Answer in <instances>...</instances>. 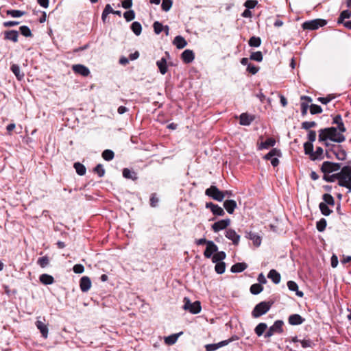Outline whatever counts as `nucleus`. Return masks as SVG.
Listing matches in <instances>:
<instances>
[{"label": "nucleus", "mask_w": 351, "mask_h": 351, "mask_svg": "<svg viewBox=\"0 0 351 351\" xmlns=\"http://www.w3.org/2000/svg\"><path fill=\"white\" fill-rule=\"evenodd\" d=\"M273 304V301H263L258 303L255 306L252 312V317L257 318L262 316L269 311Z\"/></svg>", "instance_id": "1"}, {"label": "nucleus", "mask_w": 351, "mask_h": 351, "mask_svg": "<svg viewBox=\"0 0 351 351\" xmlns=\"http://www.w3.org/2000/svg\"><path fill=\"white\" fill-rule=\"evenodd\" d=\"M284 322L282 320H276L274 324L270 326L265 334V338H269L275 334H282L283 330Z\"/></svg>", "instance_id": "2"}, {"label": "nucleus", "mask_w": 351, "mask_h": 351, "mask_svg": "<svg viewBox=\"0 0 351 351\" xmlns=\"http://www.w3.org/2000/svg\"><path fill=\"white\" fill-rule=\"evenodd\" d=\"M324 131L327 133L328 138L332 141L342 143L346 140L343 134L337 133V130L335 127L324 128Z\"/></svg>", "instance_id": "3"}, {"label": "nucleus", "mask_w": 351, "mask_h": 351, "mask_svg": "<svg viewBox=\"0 0 351 351\" xmlns=\"http://www.w3.org/2000/svg\"><path fill=\"white\" fill-rule=\"evenodd\" d=\"M326 23V20L318 19L305 21L302 23V27L304 29L315 30L320 27H324Z\"/></svg>", "instance_id": "4"}, {"label": "nucleus", "mask_w": 351, "mask_h": 351, "mask_svg": "<svg viewBox=\"0 0 351 351\" xmlns=\"http://www.w3.org/2000/svg\"><path fill=\"white\" fill-rule=\"evenodd\" d=\"M184 309L189 311L193 314H197L202 310L201 303L199 301H195L191 303L189 298H184Z\"/></svg>", "instance_id": "5"}, {"label": "nucleus", "mask_w": 351, "mask_h": 351, "mask_svg": "<svg viewBox=\"0 0 351 351\" xmlns=\"http://www.w3.org/2000/svg\"><path fill=\"white\" fill-rule=\"evenodd\" d=\"M207 196L212 197L213 199L221 202L224 199V193H222L217 186H211L205 191Z\"/></svg>", "instance_id": "6"}, {"label": "nucleus", "mask_w": 351, "mask_h": 351, "mask_svg": "<svg viewBox=\"0 0 351 351\" xmlns=\"http://www.w3.org/2000/svg\"><path fill=\"white\" fill-rule=\"evenodd\" d=\"M340 168L341 165L339 163L325 161L322 165L321 171L326 174L338 171Z\"/></svg>", "instance_id": "7"}, {"label": "nucleus", "mask_w": 351, "mask_h": 351, "mask_svg": "<svg viewBox=\"0 0 351 351\" xmlns=\"http://www.w3.org/2000/svg\"><path fill=\"white\" fill-rule=\"evenodd\" d=\"M329 151L332 153L339 160H344L346 158V152L343 149L341 145H332Z\"/></svg>", "instance_id": "8"}, {"label": "nucleus", "mask_w": 351, "mask_h": 351, "mask_svg": "<svg viewBox=\"0 0 351 351\" xmlns=\"http://www.w3.org/2000/svg\"><path fill=\"white\" fill-rule=\"evenodd\" d=\"M165 56L166 57H162L160 60L156 62V65L158 67L160 73L162 75H165L168 71L167 60L170 58L169 52H165Z\"/></svg>", "instance_id": "9"}, {"label": "nucleus", "mask_w": 351, "mask_h": 351, "mask_svg": "<svg viewBox=\"0 0 351 351\" xmlns=\"http://www.w3.org/2000/svg\"><path fill=\"white\" fill-rule=\"evenodd\" d=\"M230 223L229 219H222L212 225V229L214 232H217L220 230L226 229Z\"/></svg>", "instance_id": "10"}, {"label": "nucleus", "mask_w": 351, "mask_h": 351, "mask_svg": "<svg viewBox=\"0 0 351 351\" xmlns=\"http://www.w3.org/2000/svg\"><path fill=\"white\" fill-rule=\"evenodd\" d=\"M206 208L210 209L214 215L223 216L225 214V212L221 207L219 206L217 204H213V202H206Z\"/></svg>", "instance_id": "11"}, {"label": "nucleus", "mask_w": 351, "mask_h": 351, "mask_svg": "<svg viewBox=\"0 0 351 351\" xmlns=\"http://www.w3.org/2000/svg\"><path fill=\"white\" fill-rule=\"evenodd\" d=\"M255 119V116L246 112L242 113L239 117V123L242 125H250Z\"/></svg>", "instance_id": "12"}, {"label": "nucleus", "mask_w": 351, "mask_h": 351, "mask_svg": "<svg viewBox=\"0 0 351 351\" xmlns=\"http://www.w3.org/2000/svg\"><path fill=\"white\" fill-rule=\"evenodd\" d=\"M72 69L75 73L79 74L82 76L86 77L90 74L89 69L82 64H74Z\"/></svg>", "instance_id": "13"}, {"label": "nucleus", "mask_w": 351, "mask_h": 351, "mask_svg": "<svg viewBox=\"0 0 351 351\" xmlns=\"http://www.w3.org/2000/svg\"><path fill=\"white\" fill-rule=\"evenodd\" d=\"M217 251L218 247L213 241H208L206 248L204 252V255L206 258H209L211 257L213 254H215Z\"/></svg>", "instance_id": "14"}, {"label": "nucleus", "mask_w": 351, "mask_h": 351, "mask_svg": "<svg viewBox=\"0 0 351 351\" xmlns=\"http://www.w3.org/2000/svg\"><path fill=\"white\" fill-rule=\"evenodd\" d=\"M80 287L82 292H87L91 287V281L89 277L83 276L80 280Z\"/></svg>", "instance_id": "15"}, {"label": "nucleus", "mask_w": 351, "mask_h": 351, "mask_svg": "<svg viewBox=\"0 0 351 351\" xmlns=\"http://www.w3.org/2000/svg\"><path fill=\"white\" fill-rule=\"evenodd\" d=\"M226 237L232 241L233 244L238 245L240 240V236L232 229H228L226 232Z\"/></svg>", "instance_id": "16"}, {"label": "nucleus", "mask_w": 351, "mask_h": 351, "mask_svg": "<svg viewBox=\"0 0 351 351\" xmlns=\"http://www.w3.org/2000/svg\"><path fill=\"white\" fill-rule=\"evenodd\" d=\"M276 144V140L273 138H269L264 142L258 143L257 147L258 150L267 149L271 147H274Z\"/></svg>", "instance_id": "17"}, {"label": "nucleus", "mask_w": 351, "mask_h": 351, "mask_svg": "<svg viewBox=\"0 0 351 351\" xmlns=\"http://www.w3.org/2000/svg\"><path fill=\"white\" fill-rule=\"evenodd\" d=\"M304 153L309 156L311 160H317V156L313 154V145L311 142H306L304 143Z\"/></svg>", "instance_id": "18"}, {"label": "nucleus", "mask_w": 351, "mask_h": 351, "mask_svg": "<svg viewBox=\"0 0 351 351\" xmlns=\"http://www.w3.org/2000/svg\"><path fill=\"white\" fill-rule=\"evenodd\" d=\"M182 59L183 62L186 64L191 63L193 61L195 58V54L192 50L190 49H186L184 50L182 55Z\"/></svg>", "instance_id": "19"}, {"label": "nucleus", "mask_w": 351, "mask_h": 351, "mask_svg": "<svg viewBox=\"0 0 351 351\" xmlns=\"http://www.w3.org/2000/svg\"><path fill=\"white\" fill-rule=\"evenodd\" d=\"M304 320L299 314H292L288 318L289 324L292 326L302 324Z\"/></svg>", "instance_id": "20"}, {"label": "nucleus", "mask_w": 351, "mask_h": 351, "mask_svg": "<svg viewBox=\"0 0 351 351\" xmlns=\"http://www.w3.org/2000/svg\"><path fill=\"white\" fill-rule=\"evenodd\" d=\"M36 326L37 328L40 330V333L42 334V336L44 338H47L48 335L47 325L42 320L38 319L36 322Z\"/></svg>", "instance_id": "21"}, {"label": "nucleus", "mask_w": 351, "mask_h": 351, "mask_svg": "<svg viewBox=\"0 0 351 351\" xmlns=\"http://www.w3.org/2000/svg\"><path fill=\"white\" fill-rule=\"evenodd\" d=\"M339 176V180H347L351 176V166L348 165L343 167L341 171L337 173Z\"/></svg>", "instance_id": "22"}, {"label": "nucleus", "mask_w": 351, "mask_h": 351, "mask_svg": "<svg viewBox=\"0 0 351 351\" xmlns=\"http://www.w3.org/2000/svg\"><path fill=\"white\" fill-rule=\"evenodd\" d=\"M223 207L228 213L232 214L237 207V202L232 199L226 200L223 202Z\"/></svg>", "instance_id": "23"}, {"label": "nucleus", "mask_w": 351, "mask_h": 351, "mask_svg": "<svg viewBox=\"0 0 351 351\" xmlns=\"http://www.w3.org/2000/svg\"><path fill=\"white\" fill-rule=\"evenodd\" d=\"M267 277L275 284H278L281 280L280 274L275 269H271Z\"/></svg>", "instance_id": "24"}, {"label": "nucleus", "mask_w": 351, "mask_h": 351, "mask_svg": "<svg viewBox=\"0 0 351 351\" xmlns=\"http://www.w3.org/2000/svg\"><path fill=\"white\" fill-rule=\"evenodd\" d=\"M19 33L16 30H10L5 32V39L10 40L14 43L18 41Z\"/></svg>", "instance_id": "25"}, {"label": "nucleus", "mask_w": 351, "mask_h": 351, "mask_svg": "<svg viewBox=\"0 0 351 351\" xmlns=\"http://www.w3.org/2000/svg\"><path fill=\"white\" fill-rule=\"evenodd\" d=\"M247 267L245 263H237L231 267L230 271L232 273L242 272Z\"/></svg>", "instance_id": "26"}, {"label": "nucleus", "mask_w": 351, "mask_h": 351, "mask_svg": "<svg viewBox=\"0 0 351 351\" xmlns=\"http://www.w3.org/2000/svg\"><path fill=\"white\" fill-rule=\"evenodd\" d=\"M173 44L178 49H183L187 45L185 39L181 36H177L173 40Z\"/></svg>", "instance_id": "27"}, {"label": "nucleus", "mask_w": 351, "mask_h": 351, "mask_svg": "<svg viewBox=\"0 0 351 351\" xmlns=\"http://www.w3.org/2000/svg\"><path fill=\"white\" fill-rule=\"evenodd\" d=\"M123 176L127 179H131L132 180H136L138 177L136 172L130 170L128 168H125L123 170Z\"/></svg>", "instance_id": "28"}, {"label": "nucleus", "mask_w": 351, "mask_h": 351, "mask_svg": "<svg viewBox=\"0 0 351 351\" xmlns=\"http://www.w3.org/2000/svg\"><path fill=\"white\" fill-rule=\"evenodd\" d=\"M249 239L253 241V243L255 246L258 247L261 243V238L259 235L254 232H249L247 237Z\"/></svg>", "instance_id": "29"}, {"label": "nucleus", "mask_w": 351, "mask_h": 351, "mask_svg": "<svg viewBox=\"0 0 351 351\" xmlns=\"http://www.w3.org/2000/svg\"><path fill=\"white\" fill-rule=\"evenodd\" d=\"M40 281L43 285H51L53 282V278L51 275L44 274L40 276Z\"/></svg>", "instance_id": "30"}, {"label": "nucleus", "mask_w": 351, "mask_h": 351, "mask_svg": "<svg viewBox=\"0 0 351 351\" xmlns=\"http://www.w3.org/2000/svg\"><path fill=\"white\" fill-rule=\"evenodd\" d=\"M11 71L15 75L19 80H21L24 77V73L21 72L20 67L17 64H12L11 66Z\"/></svg>", "instance_id": "31"}, {"label": "nucleus", "mask_w": 351, "mask_h": 351, "mask_svg": "<svg viewBox=\"0 0 351 351\" xmlns=\"http://www.w3.org/2000/svg\"><path fill=\"white\" fill-rule=\"evenodd\" d=\"M73 167L75 168L76 173L79 176L85 175V173L86 172V169L85 166L84 165H82V163H80L79 162H75L73 165Z\"/></svg>", "instance_id": "32"}, {"label": "nucleus", "mask_w": 351, "mask_h": 351, "mask_svg": "<svg viewBox=\"0 0 351 351\" xmlns=\"http://www.w3.org/2000/svg\"><path fill=\"white\" fill-rule=\"evenodd\" d=\"M267 328V325L265 323H260L258 324L255 329L254 332L256 334L257 336L261 337L263 335L266 329Z\"/></svg>", "instance_id": "33"}, {"label": "nucleus", "mask_w": 351, "mask_h": 351, "mask_svg": "<svg viewBox=\"0 0 351 351\" xmlns=\"http://www.w3.org/2000/svg\"><path fill=\"white\" fill-rule=\"evenodd\" d=\"M226 254L224 252H217L212 257V261L213 263L222 262L226 258Z\"/></svg>", "instance_id": "34"}, {"label": "nucleus", "mask_w": 351, "mask_h": 351, "mask_svg": "<svg viewBox=\"0 0 351 351\" xmlns=\"http://www.w3.org/2000/svg\"><path fill=\"white\" fill-rule=\"evenodd\" d=\"M328 204H326V203L324 202H321L319 204V208L320 209L322 214L325 216H328L332 213V210L328 208Z\"/></svg>", "instance_id": "35"}, {"label": "nucleus", "mask_w": 351, "mask_h": 351, "mask_svg": "<svg viewBox=\"0 0 351 351\" xmlns=\"http://www.w3.org/2000/svg\"><path fill=\"white\" fill-rule=\"evenodd\" d=\"M131 29L136 36H139L142 32V26L139 22L135 21L132 23Z\"/></svg>", "instance_id": "36"}, {"label": "nucleus", "mask_w": 351, "mask_h": 351, "mask_svg": "<svg viewBox=\"0 0 351 351\" xmlns=\"http://www.w3.org/2000/svg\"><path fill=\"white\" fill-rule=\"evenodd\" d=\"M248 44L250 47H258L261 44V39L258 36H252L248 40Z\"/></svg>", "instance_id": "37"}, {"label": "nucleus", "mask_w": 351, "mask_h": 351, "mask_svg": "<svg viewBox=\"0 0 351 351\" xmlns=\"http://www.w3.org/2000/svg\"><path fill=\"white\" fill-rule=\"evenodd\" d=\"M250 290L252 294L257 295L263 290V287L259 283H255L250 287Z\"/></svg>", "instance_id": "38"}, {"label": "nucleus", "mask_w": 351, "mask_h": 351, "mask_svg": "<svg viewBox=\"0 0 351 351\" xmlns=\"http://www.w3.org/2000/svg\"><path fill=\"white\" fill-rule=\"evenodd\" d=\"M102 158L106 160L110 161L112 160L114 157V152L110 149H106L102 152Z\"/></svg>", "instance_id": "39"}, {"label": "nucleus", "mask_w": 351, "mask_h": 351, "mask_svg": "<svg viewBox=\"0 0 351 351\" xmlns=\"http://www.w3.org/2000/svg\"><path fill=\"white\" fill-rule=\"evenodd\" d=\"M317 123L314 121H304L301 123V128L307 131H309L311 128H315L317 126Z\"/></svg>", "instance_id": "40"}, {"label": "nucleus", "mask_w": 351, "mask_h": 351, "mask_svg": "<svg viewBox=\"0 0 351 351\" xmlns=\"http://www.w3.org/2000/svg\"><path fill=\"white\" fill-rule=\"evenodd\" d=\"M322 199L324 201V203H326V204H328L332 206L335 205V199L330 194H324L322 196Z\"/></svg>", "instance_id": "41"}, {"label": "nucleus", "mask_w": 351, "mask_h": 351, "mask_svg": "<svg viewBox=\"0 0 351 351\" xmlns=\"http://www.w3.org/2000/svg\"><path fill=\"white\" fill-rule=\"evenodd\" d=\"M250 60H254V61H256V62H261L263 59V53L261 51H255V52H252L251 54H250Z\"/></svg>", "instance_id": "42"}, {"label": "nucleus", "mask_w": 351, "mask_h": 351, "mask_svg": "<svg viewBox=\"0 0 351 351\" xmlns=\"http://www.w3.org/2000/svg\"><path fill=\"white\" fill-rule=\"evenodd\" d=\"M215 269V271L219 274H223L226 269V263L224 262L216 263Z\"/></svg>", "instance_id": "43"}, {"label": "nucleus", "mask_w": 351, "mask_h": 351, "mask_svg": "<svg viewBox=\"0 0 351 351\" xmlns=\"http://www.w3.org/2000/svg\"><path fill=\"white\" fill-rule=\"evenodd\" d=\"M326 220L322 218L317 222L316 228L319 232H323L326 229Z\"/></svg>", "instance_id": "44"}, {"label": "nucleus", "mask_w": 351, "mask_h": 351, "mask_svg": "<svg viewBox=\"0 0 351 351\" xmlns=\"http://www.w3.org/2000/svg\"><path fill=\"white\" fill-rule=\"evenodd\" d=\"M25 14V12L18 10H10L7 11V14L12 17H21Z\"/></svg>", "instance_id": "45"}, {"label": "nucleus", "mask_w": 351, "mask_h": 351, "mask_svg": "<svg viewBox=\"0 0 351 351\" xmlns=\"http://www.w3.org/2000/svg\"><path fill=\"white\" fill-rule=\"evenodd\" d=\"M322 108L320 106L316 104H311L310 106V113L311 114H317L322 112Z\"/></svg>", "instance_id": "46"}, {"label": "nucleus", "mask_w": 351, "mask_h": 351, "mask_svg": "<svg viewBox=\"0 0 351 351\" xmlns=\"http://www.w3.org/2000/svg\"><path fill=\"white\" fill-rule=\"evenodd\" d=\"M37 263L42 267L45 268L49 263V258L47 256L40 257L38 259Z\"/></svg>", "instance_id": "47"}, {"label": "nucleus", "mask_w": 351, "mask_h": 351, "mask_svg": "<svg viewBox=\"0 0 351 351\" xmlns=\"http://www.w3.org/2000/svg\"><path fill=\"white\" fill-rule=\"evenodd\" d=\"M20 32H21V34L25 37L32 36V32L27 26L23 25V26L20 27Z\"/></svg>", "instance_id": "48"}, {"label": "nucleus", "mask_w": 351, "mask_h": 351, "mask_svg": "<svg viewBox=\"0 0 351 351\" xmlns=\"http://www.w3.org/2000/svg\"><path fill=\"white\" fill-rule=\"evenodd\" d=\"M172 1L171 0H162L161 8L162 10L167 12L170 10L172 6Z\"/></svg>", "instance_id": "49"}, {"label": "nucleus", "mask_w": 351, "mask_h": 351, "mask_svg": "<svg viewBox=\"0 0 351 351\" xmlns=\"http://www.w3.org/2000/svg\"><path fill=\"white\" fill-rule=\"evenodd\" d=\"M153 27H154V32L156 34H159L160 33L162 32V31H163L164 26L160 22L155 21L153 24Z\"/></svg>", "instance_id": "50"}, {"label": "nucleus", "mask_w": 351, "mask_h": 351, "mask_svg": "<svg viewBox=\"0 0 351 351\" xmlns=\"http://www.w3.org/2000/svg\"><path fill=\"white\" fill-rule=\"evenodd\" d=\"M323 178L327 182H332L335 180H338V182H339V176H338V173H335L330 176H327L325 174Z\"/></svg>", "instance_id": "51"}, {"label": "nucleus", "mask_w": 351, "mask_h": 351, "mask_svg": "<svg viewBox=\"0 0 351 351\" xmlns=\"http://www.w3.org/2000/svg\"><path fill=\"white\" fill-rule=\"evenodd\" d=\"M94 172L97 174H98V176L99 177H102L104 176L105 174V170L102 166V165L101 164H99L97 165L93 169Z\"/></svg>", "instance_id": "52"}, {"label": "nucleus", "mask_w": 351, "mask_h": 351, "mask_svg": "<svg viewBox=\"0 0 351 351\" xmlns=\"http://www.w3.org/2000/svg\"><path fill=\"white\" fill-rule=\"evenodd\" d=\"M123 16L127 21H131L135 18L134 10H129L123 14Z\"/></svg>", "instance_id": "53"}, {"label": "nucleus", "mask_w": 351, "mask_h": 351, "mask_svg": "<svg viewBox=\"0 0 351 351\" xmlns=\"http://www.w3.org/2000/svg\"><path fill=\"white\" fill-rule=\"evenodd\" d=\"M159 202L158 197H157L156 193H152L150 199H149V204L152 207H156L158 205V203Z\"/></svg>", "instance_id": "54"}, {"label": "nucleus", "mask_w": 351, "mask_h": 351, "mask_svg": "<svg viewBox=\"0 0 351 351\" xmlns=\"http://www.w3.org/2000/svg\"><path fill=\"white\" fill-rule=\"evenodd\" d=\"M258 3V1L256 0H247L245 3H244V5L245 7L247 8V9L250 10V9H253L256 7V5H257Z\"/></svg>", "instance_id": "55"}, {"label": "nucleus", "mask_w": 351, "mask_h": 351, "mask_svg": "<svg viewBox=\"0 0 351 351\" xmlns=\"http://www.w3.org/2000/svg\"><path fill=\"white\" fill-rule=\"evenodd\" d=\"M293 341L295 342L300 341L303 348H308L311 347L312 346V341L310 339L298 340L297 338L295 337V339H293Z\"/></svg>", "instance_id": "56"}, {"label": "nucleus", "mask_w": 351, "mask_h": 351, "mask_svg": "<svg viewBox=\"0 0 351 351\" xmlns=\"http://www.w3.org/2000/svg\"><path fill=\"white\" fill-rule=\"evenodd\" d=\"M338 184L341 186L346 187V189H348L349 193L351 192V182L349 180H339Z\"/></svg>", "instance_id": "57"}, {"label": "nucleus", "mask_w": 351, "mask_h": 351, "mask_svg": "<svg viewBox=\"0 0 351 351\" xmlns=\"http://www.w3.org/2000/svg\"><path fill=\"white\" fill-rule=\"evenodd\" d=\"M178 339L177 335H173L165 338V343L168 345H172L176 343Z\"/></svg>", "instance_id": "58"}, {"label": "nucleus", "mask_w": 351, "mask_h": 351, "mask_svg": "<svg viewBox=\"0 0 351 351\" xmlns=\"http://www.w3.org/2000/svg\"><path fill=\"white\" fill-rule=\"evenodd\" d=\"M327 133L324 131V129H321L319 130V141L324 142L328 140Z\"/></svg>", "instance_id": "59"}, {"label": "nucleus", "mask_w": 351, "mask_h": 351, "mask_svg": "<svg viewBox=\"0 0 351 351\" xmlns=\"http://www.w3.org/2000/svg\"><path fill=\"white\" fill-rule=\"evenodd\" d=\"M334 98L335 97L333 96H332L331 95H328L326 97H318L317 100L323 104H327Z\"/></svg>", "instance_id": "60"}, {"label": "nucleus", "mask_w": 351, "mask_h": 351, "mask_svg": "<svg viewBox=\"0 0 351 351\" xmlns=\"http://www.w3.org/2000/svg\"><path fill=\"white\" fill-rule=\"evenodd\" d=\"M259 70L258 66H254V64H249L247 67V71L252 75H255Z\"/></svg>", "instance_id": "61"}, {"label": "nucleus", "mask_w": 351, "mask_h": 351, "mask_svg": "<svg viewBox=\"0 0 351 351\" xmlns=\"http://www.w3.org/2000/svg\"><path fill=\"white\" fill-rule=\"evenodd\" d=\"M73 270L75 274H82L84 271V267L82 264H76L74 265Z\"/></svg>", "instance_id": "62"}, {"label": "nucleus", "mask_w": 351, "mask_h": 351, "mask_svg": "<svg viewBox=\"0 0 351 351\" xmlns=\"http://www.w3.org/2000/svg\"><path fill=\"white\" fill-rule=\"evenodd\" d=\"M287 287L289 290L293 291H297V289H298L297 283L292 280H289L287 282Z\"/></svg>", "instance_id": "63"}, {"label": "nucleus", "mask_w": 351, "mask_h": 351, "mask_svg": "<svg viewBox=\"0 0 351 351\" xmlns=\"http://www.w3.org/2000/svg\"><path fill=\"white\" fill-rule=\"evenodd\" d=\"M219 348L217 343L207 344L205 346L206 351H215Z\"/></svg>", "instance_id": "64"}]
</instances>
